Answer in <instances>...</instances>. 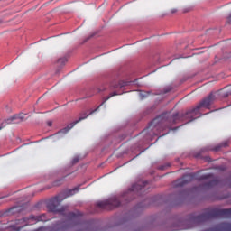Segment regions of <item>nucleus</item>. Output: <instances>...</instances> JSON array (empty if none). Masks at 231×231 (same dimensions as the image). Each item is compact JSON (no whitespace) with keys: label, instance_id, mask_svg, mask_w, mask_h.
<instances>
[{"label":"nucleus","instance_id":"f257e3e1","mask_svg":"<svg viewBox=\"0 0 231 231\" xmlns=\"http://www.w3.org/2000/svg\"><path fill=\"white\" fill-rule=\"evenodd\" d=\"M216 97L214 94H209L204 98L195 108L189 110L185 114L176 113L173 116L171 114H162L154 118L149 125V126L142 132L143 136H146L147 139L151 138L152 134L158 136L162 134L165 129H171L174 124L179 122H192L196 120L197 115H199V109L201 107H208L214 102Z\"/></svg>","mask_w":231,"mask_h":231},{"label":"nucleus","instance_id":"f03ea898","mask_svg":"<svg viewBox=\"0 0 231 231\" xmlns=\"http://www.w3.org/2000/svg\"><path fill=\"white\" fill-rule=\"evenodd\" d=\"M215 217H231V208L227 209H207L204 213L196 216L195 214L190 215L189 219L191 223H204L208 219H214Z\"/></svg>","mask_w":231,"mask_h":231},{"label":"nucleus","instance_id":"7ed1b4c3","mask_svg":"<svg viewBox=\"0 0 231 231\" xmlns=\"http://www.w3.org/2000/svg\"><path fill=\"white\" fill-rule=\"evenodd\" d=\"M116 95H118V93H116V92L111 93L105 99V101L99 106H97V108H96L95 110H92L89 114L84 112L83 114L80 115L79 120H76V121L70 123L68 126H66L65 128H62L58 133H56L54 134V136H57L58 138H61V136H64V134H68V133H69L70 129H73V127H75V125H77V124H79V122H82V120H86V118L88 116H90V115H93V113L98 111V109H100V107H102V106H104L105 102H107V100H109V98H111L113 97H116Z\"/></svg>","mask_w":231,"mask_h":231},{"label":"nucleus","instance_id":"20e7f679","mask_svg":"<svg viewBox=\"0 0 231 231\" xmlns=\"http://www.w3.org/2000/svg\"><path fill=\"white\" fill-rule=\"evenodd\" d=\"M62 202V199L59 197H54L51 199L47 203V208L50 212H54L55 214H60V216L68 215V206H62L59 208V206Z\"/></svg>","mask_w":231,"mask_h":231},{"label":"nucleus","instance_id":"39448f33","mask_svg":"<svg viewBox=\"0 0 231 231\" xmlns=\"http://www.w3.org/2000/svg\"><path fill=\"white\" fill-rule=\"evenodd\" d=\"M208 178H212V174H206L198 177L196 173H189L177 180L174 182V187H183V185H187V183H190V181H193L196 179L199 180V181H202V180H208Z\"/></svg>","mask_w":231,"mask_h":231},{"label":"nucleus","instance_id":"423d86ee","mask_svg":"<svg viewBox=\"0 0 231 231\" xmlns=\"http://www.w3.org/2000/svg\"><path fill=\"white\" fill-rule=\"evenodd\" d=\"M97 207L98 208H101L102 210H113V208H116V207H120L122 205V202L118 198L112 197L108 199H105L99 202H97Z\"/></svg>","mask_w":231,"mask_h":231},{"label":"nucleus","instance_id":"0eeeda50","mask_svg":"<svg viewBox=\"0 0 231 231\" xmlns=\"http://www.w3.org/2000/svg\"><path fill=\"white\" fill-rule=\"evenodd\" d=\"M24 120V116L22 114L15 115L4 122H2L1 126H0V131L3 129V127H6V124H21Z\"/></svg>","mask_w":231,"mask_h":231},{"label":"nucleus","instance_id":"6e6552de","mask_svg":"<svg viewBox=\"0 0 231 231\" xmlns=\"http://www.w3.org/2000/svg\"><path fill=\"white\" fill-rule=\"evenodd\" d=\"M147 181H138L131 187L127 195H124L123 198H127V196H133V192H140V190H143V188L145 187V185H147Z\"/></svg>","mask_w":231,"mask_h":231},{"label":"nucleus","instance_id":"1a4fd4ad","mask_svg":"<svg viewBox=\"0 0 231 231\" xmlns=\"http://www.w3.org/2000/svg\"><path fill=\"white\" fill-rule=\"evenodd\" d=\"M80 190V186H78L72 189H69L67 192V198H69V196H74V194H77V192H79Z\"/></svg>","mask_w":231,"mask_h":231},{"label":"nucleus","instance_id":"9d476101","mask_svg":"<svg viewBox=\"0 0 231 231\" xmlns=\"http://www.w3.org/2000/svg\"><path fill=\"white\" fill-rule=\"evenodd\" d=\"M64 180H66V176L61 178V179H58L56 180L53 183H52V187H60V185H62V183H64Z\"/></svg>","mask_w":231,"mask_h":231},{"label":"nucleus","instance_id":"9b49d317","mask_svg":"<svg viewBox=\"0 0 231 231\" xmlns=\"http://www.w3.org/2000/svg\"><path fill=\"white\" fill-rule=\"evenodd\" d=\"M217 183H219V180H211V181L206 183V184H205V187H206L207 189H210V187H214L215 185H217Z\"/></svg>","mask_w":231,"mask_h":231},{"label":"nucleus","instance_id":"f8f14e48","mask_svg":"<svg viewBox=\"0 0 231 231\" xmlns=\"http://www.w3.org/2000/svg\"><path fill=\"white\" fill-rule=\"evenodd\" d=\"M34 221H47L45 215H41L33 217Z\"/></svg>","mask_w":231,"mask_h":231},{"label":"nucleus","instance_id":"ddd939ff","mask_svg":"<svg viewBox=\"0 0 231 231\" xmlns=\"http://www.w3.org/2000/svg\"><path fill=\"white\" fill-rule=\"evenodd\" d=\"M58 65L59 66H64V64H66V62H68V60L66 58H60L58 60Z\"/></svg>","mask_w":231,"mask_h":231},{"label":"nucleus","instance_id":"4468645a","mask_svg":"<svg viewBox=\"0 0 231 231\" xmlns=\"http://www.w3.org/2000/svg\"><path fill=\"white\" fill-rule=\"evenodd\" d=\"M139 97H140L141 100H143V98H147V97H149V92L141 91L139 93Z\"/></svg>","mask_w":231,"mask_h":231},{"label":"nucleus","instance_id":"2eb2a0df","mask_svg":"<svg viewBox=\"0 0 231 231\" xmlns=\"http://www.w3.org/2000/svg\"><path fill=\"white\" fill-rule=\"evenodd\" d=\"M125 86H127V83H125V82H124V81H120V82L118 83V85H116L115 88H125Z\"/></svg>","mask_w":231,"mask_h":231},{"label":"nucleus","instance_id":"dca6fc26","mask_svg":"<svg viewBox=\"0 0 231 231\" xmlns=\"http://www.w3.org/2000/svg\"><path fill=\"white\" fill-rule=\"evenodd\" d=\"M80 160V158H79V156H76L72 159L71 164L75 165L77 163H79V161Z\"/></svg>","mask_w":231,"mask_h":231},{"label":"nucleus","instance_id":"f3484780","mask_svg":"<svg viewBox=\"0 0 231 231\" xmlns=\"http://www.w3.org/2000/svg\"><path fill=\"white\" fill-rule=\"evenodd\" d=\"M68 217H69V219H77V214H75V213H69L68 214Z\"/></svg>","mask_w":231,"mask_h":231},{"label":"nucleus","instance_id":"a211bd4d","mask_svg":"<svg viewBox=\"0 0 231 231\" xmlns=\"http://www.w3.org/2000/svg\"><path fill=\"white\" fill-rule=\"evenodd\" d=\"M124 138H125V135H122L121 137H119L118 139H116L117 143H119L120 142H122V140H124Z\"/></svg>","mask_w":231,"mask_h":231},{"label":"nucleus","instance_id":"6ab92c4d","mask_svg":"<svg viewBox=\"0 0 231 231\" xmlns=\"http://www.w3.org/2000/svg\"><path fill=\"white\" fill-rule=\"evenodd\" d=\"M221 146H216L213 151H215V152H217V151H220Z\"/></svg>","mask_w":231,"mask_h":231},{"label":"nucleus","instance_id":"aec40b11","mask_svg":"<svg viewBox=\"0 0 231 231\" xmlns=\"http://www.w3.org/2000/svg\"><path fill=\"white\" fill-rule=\"evenodd\" d=\"M226 228H228L229 231H231V224H226Z\"/></svg>","mask_w":231,"mask_h":231},{"label":"nucleus","instance_id":"412c9836","mask_svg":"<svg viewBox=\"0 0 231 231\" xmlns=\"http://www.w3.org/2000/svg\"><path fill=\"white\" fill-rule=\"evenodd\" d=\"M47 125H49V127H51V125H52L51 121H49V122L47 123Z\"/></svg>","mask_w":231,"mask_h":231},{"label":"nucleus","instance_id":"4be33fe9","mask_svg":"<svg viewBox=\"0 0 231 231\" xmlns=\"http://www.w3.org/2000/svg\"><path fill=\"white\" fill-rule=\"evenodd\" d=\"M160 169L161 171H163L165 169V166H161Z\"/></svg>","mask_w":231,"mask_h":231},{"label":"nucleus","instance_id":"5701e85b","mask_svg":"<svg viewBox=\"0 0 231 231\" xmlns=\"http://www.w3.org/2000/svg\"><path fill=\"white\" fill-rule=\"evenodd\" d=\"M5 198H8V196L0 197V199H5Z\"/></svg>","mask_w":231,"mask_h":231},{"label":"nucleus","instance_id":"b1692460","mask_svg":"<svg viewBox=\"0 0 231 231\" xmlns=\"http://www.w3.org/2000/svg\"><path fill=\"white\" fill-rule=\"evenodd\" d=\"M23 145H30V143H23Z\"/></svg>","mask_w":231,"mask_h":231},{"label":"nucleus","instance_id":"393cba45","mask_svg":"<svg viewBox=\"0 0 231 231\" xmlns=\"http://www.w3.org/2000/svg\"><path fill=\"white\" fill-rule=\"evenodd\" d=\"M224 145H228V143H225Z\"/></svg>","mask_w":231,"mask_h":231},{"label":"nucleus","instance_id":"a878e982","mask_svg":"<svg viewBox=\"0 0 231 231\" xmlns=\"http://www.w3.org/2000/svg\"><path fill=\"white\" fill-rule=\"evenodd\" d=\"M0 24H3V21L0 20Z\"/></svg>","mask_w":231,"mask_h":231},{"label":"nucleus","instance_id":"bb28decb","mask_svg":"<svg viewBox=\"0 0 231 231\" xmlns=\"http://www.w3.org/2000/svg\"><path fill=\"white\" fill-rule=\"evenodd\" d=\"M165 134H162V136H165Z\"/></svg>","mask_w":231,"mask_h":231}]
</instances>
